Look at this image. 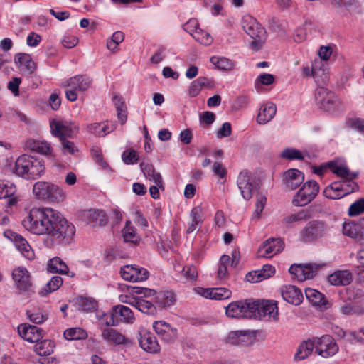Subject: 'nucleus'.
<instances>
[{
  "label": "nucleus",
  "mask_w": 364,
  "mask_h": 364,
  "mask_svg": "<svg viewBox=\"0 0 364 364\" xmlns=\"http://www.w3.org/2000/svg\"><path fill=\"white\" fill-rule=\"evenodd\" d=\"M33 193L38 200L48 203H61L66 198L65 191L58 185L46 181L34 183Z\"/></svg>",
  "instance_id": "obj_3"
},
{
  "label": "nucleus",
  "mask_w": 364,
  "mask_h": 364,
  "mask_svg": "<svg viewBox=\"0 0 364 364\" xmlns=\"http://www.w3.org/2000/svg\"><path fill=\"white\" fill-rule=\"evenodd\" d=\"M34 351L40 356H48L53 353L55 343L48 339L38 341L36 342Z\"/></svg>",
  "instance_id": "obj_37"
},
{
  "label": "nucleus",
  "mask_w": 364,
  "mask_h": 364,
  "mask_svg": "<svg viewBox=\"0 0 364 364\" xmlns=\"http://www.w3.org/2000/svg\"><path fill=\"white\" fill-rule=\"evenodd\" d=\"M128 289L132 294L141 295V297H151L156 294L155 290L145 287L130 286Z\"/></svg>",
  "instance_id": "obj_56"
},
{
  "label": "nucleus",
  "mask_w": 364,
  "mask_h": 364,
  "mask_svg": "<svg viewBox=\"0 0 364 364\" xmlns=\"http://www.w3.org/2000/svg\"><path fill=\"white\" fill-rule=\"evenodd\" d=\"M364 212V198H360L353 203L348 208L349 216H356Z\"/></svg>",
  "instance_id": "obj_55"
},
{
  "label": "nucleus",
  "mask_w": 364,
  "mask_h": 364,
  "mask_svg": "<svg viewBox=\"0 0 364 364\" xmlns=\"http://www.w3.org/2000/svg\"><path fill=\"white\" fill-rule=\"evenodd\" d=\"M321 267L323 265L316 263L293 264L289 267V272L290 274L295 275L299 280L303 281L312 279Z\"/></svg>",
  "instance_id": "obj_12"
},
{
  "label": "nucleus",
  "mask_w": 364,
  "mask_h": 364,
  "mask_svg": "<svg viewBox=\"0 0 364 364\" xmlns=\"http://www.w3.org/2000/svg\"><path fill=\"white\" fill-rule=\"evenodd\" d=\"M191 222L188 224L186 232H193L198 225L203 222V208L200 206L194 207L191 212Z\"/></svg>",
  "instance_id": "obj_40"
},
{
  "label": "nucleus",
  "mask_w": 364,
  "mask_h": 364,
  "mask_svg": "<svg viewBox=\"0 0 364 364\" xmlns=\"http://www.w3.org/2000/svg\"><path fill=\"white\" fill-rule=\"evenodd\" d=\"M27 315L29 320L36 324H41L48 319L47 314H44L41 312L29 313L28 311Z\"/></svg>",
  "instance_id": "obj_60"
},
{
  "label": "nucleus",
  "mask_w": 364,
  "mask_h": 364,
  "mask_svg": "<svg viewBox=\"0 0 364 364\" xmlns=\"http://www.w3.org/2000/svg\"><path fill=\"white\" fill-rule=\"evenodd\" d=\"M64 86L71 87L77 92H83L90 86V80L86 75H77L68 79Z\"/></svg>",
  "instance_id": "obj_31"
},
{
  "label": "nucleus",
  "mask_w": 364,
  "mask_h": 364,
  "mask_svg": "<svg viewBox=\"0 0 364 364\" xmlns=\"http://www.w3.org/2000/svg\"><path fill=\"white\" fill-rule=\"evenodd\" d=\"M16 186L9 181L0 180V199L6 198V208L11 210L16 207L18 198L15 196Z\"/></svg>",
  "instance_id": "obj_15"
},
{
  "label": "nucleus",
  "mask_w": 364,
  "mask_h": 364,
  "mask_svg": "<svg viewBox=\"0 0 364 364\" xmlns=\"http://www.w3.org/2000/svg\"><path fill=\"white\" fill-rule=\"evenodd\" d=\"M319 192V185L316 181H308L294 196L292 203L295 206H304L311 202Z\"/></svg>",
  "instance_id": "obj_8"
},
{
  "label": "nucleus",
  "mask_w": 364,
  "mask_h": 364,
  "mask_svg": "<svg viewBox=\"0 0 364 364\" xmlns=\"http://www.w3.org/2000/svg\"><path fill=\"white\" fill-rule=\"evenodd\" d=\"M183 276L189 281H195L198 277V270L194 265L185 266L182 270Z\"/></svg>",
  "instance_id": "obj_59"
},
{
  "label": "nucleus",
  "mask_w": 364,
  "mask_h": 364,
  "mask_svg": "<svg viewBox=\"0 0 364 364\" xmlns=\"http://www.w3.org/2000/svg\"><path fill=\"white\" fill-rule=\"evenodd\" d=\"M257 305L253 299H242L230 303L225 307V314L230 318H252Z\"/></svg>",
  "instance_id": "obj_6"
},
{
  "label": "nucleus",
  "mask_w": 364,
  "mask_h": 364,
  "mask_svg": "<svg viewBox=\"0 0 364 364\" xmlns=\"http://www.w3.org/2000/svg\"><path fill=\"white\" fill-rule=\"evenodd\" d=\"M338 351V346L331 336H323L315 343V352L324 358L332 357Z\"/></svg>",
  "instance_id": "obj_9"
},
{
  "label": "nucleus",
  "mask_w": 364,
  "mask_h": 364,
  "mask_svg": "<svg viewBox=\"0 0 364 364\" xmlns=\"http://www.w3.org/2000/svg\"><path fill=\"white\" fill-rule=\"evenodd\" d=\"M76 304L81 311H93L97 308V304L96 301L90 297L80 296L76 299Z\"/></svg>",
  "instance_id": "obj_49"
},
{
  "label": "nucleus",
  "mask_w": 364,
  "mask_h": 364,
  "mask_svg": "<svg viewBox=\"0 0 364 364\" xmlns=\"http://www.w3.org/2000/svg\"><path fill=\"white\" fill-rule=\"evenodd\" d=\"M353 280L352 273L348 270H338L328 277V282L334 286H346Z\"/></svg>",
  "instance_id": "obj_28"
},
{
  "label": "nucleus",
  "mask_w": 364,
  "mask_h": 364,
  "mask_svg": "<svg viewBox=\"0 0 364 364\" xmlns=\"http://www.w3.org/2000/svg\"><path fill=\"white\" fill-rule=\"evenodd\" d=\"M242 26L246 33L252 39L250 44L254 51L260 50L264 43L266 31L264 28L252 16H245L242 21Z\"/></svg>",
  "instance_id": "obj_4"
},
{
  "label": "nucleus",
  "mask_w": 364,
  "mask_h": 364,
  "mask_svg": "<svg viewBox=\"0 0 364 364\" xmlns=\"http://www.w3.org/2000/svg\"><path fill=\"white\" fill-rule=\"evenodd\" d=\"M47 270L50 273L68 274L69 269L67 264L60 257H55L48 261Z\"/></svg>",
  "instance_id": "obj_35"
},
{
  "label": "nucleus",
  "mask_w": 364,
  "mask_h": 364,
  "mask_svg": "<svg viewBox=\"0 0 364 364\" xmlns=\"http://www.w3.org/2000/svg\"><path fill=\"white\" fill-rule=\"evenodd\" d=\"M183 28L184 31L190 33L192 36L193 33L200 28L198 22L196 18L189 19L185 24H183Z\"/></svg>",
  "instance_id": "obj_62"
},
{
  "label": "nucleus",
  "mask_w": 364,
  "mask_h": 364,
  "mask_svg": "<svg viewBox=\"0 0 364 364\" xmlns=\"http://www.w3.org/2000/svg\"><path fill=\"white\" fill-rule=\"evenodd\" d=\"M343 233L350 238L359 239L362 236L360 226L353 222H345L343 225Z\"/></svg>",
  "instance_id": "obj_43"
},
{
  "label": "nucleus",
  "mask_w": 364,
  "mask_h": 364,
  "mask_svg": "<svg viewBox=\"0 0 364 364\" xmlns=\"http://www.w3.org/2000/svg\"><path fill=\"white\" fill-rule=\"evenodd\" d=\"M315 101L317 106L326 112H334L341 109L338 97L326 87H319L316 90Z\"/></svg>",
  "instance_id": "obj_7"
},
{
  "label": "nucleus",
  "mask_w": 364,
  "mask_h": 364,
  "mask_svg": "<svg viewBox=\"0 0 364 364\" xmlns=\"http://www.w3.org/2000/svg\"><path fill=\"white\" fill-rule=\"evenodd\" d=\"M124 39V34L122 31H116L114 32L112 38L109 41L107 42V49L112 51L115 50L117 48V46L122 43Z\"/></svg>",
  "instance_id": "obj_53"
},
{
  "label": "nucleus",
  "mask_w": 364,
  "mask_h": 364,
  "mask_svg": "<svg viewBox=\"0 0 364 364\" xmlns=\"http://www.w3.org/2000/svg\"><path fill=\"white\" fill-rule=\"evenodd\" d=\"M12 277L17 288L22 291H28L31 289V282L28 270L23 267H18L13 270Z\"/></svg>",
  "instance_id": "obj_22"
},
{
  "label": "nucleus",
  "mask_w": 364,
  "mask_h": 364,
  "mask_svg": "<svg viewBox=\"0 0 364 364\" xmlns=\"http://www.w3.org/2000/svg\"><path fill=\"white\" fill-rule=\"evenodd\" d=\"M193 38L196 41L204 46H209L213 42V38L210 33L200 28L193 33Z\"/></svg>",
  "instance_id": "obj_51"
},
{
  "label": "nucleus",
  "mask_w": 364,
  "mask_h": 364,
  "mask_svg": "<svg viewBox=\"0 0 364 364\" xmlns=\"http://www.w3.org/2000/svg\"><path fill=\"white\" fill-rule=\"evenodd\" d=\"M50 127L52 134L60 139L71 136L73 133V129L63 121L53 119L50 123Z\"/></svg>",
  "instance_id": "obj_26"
},
{
  "label": "nucleus",
  "mask_w": 364,
  "mask_h": 364,
  "mask_svg": "<svg viewBox=\"0 0 364 364\" xmlns=\"http://www.w3.org/2000/svg\"><path fill=\"white\" fill-rule=\"evenodd\" d=\"M139 335V346L144 350L150 353H156L160 350L156 338L151 332L142 329Z\"/></svg>",
  "instance_id": "obj_18"
},
{
  "label": "nucleus",
  "mask_w": 364,
  "mask_h": 364,
  "mask_svg": "<svg viewBox=\"0 0 364 364\" xmlns=\"http://www.w3.org/2000/svg\"><path fill=\"white\" fill-rule=\"evenodd\" d=\"M154 296L155 303L160 307L171 306L175 301L174 294L169 291L156 292Z\"/></svg>",
  "instance_id": "obj_41"
},
{
  "label": "nucleus",
  "mask_w": 364,
  "mask_h": 364,
  "mask_svg": "<svg viewBox=\"0 0 364 364\" xmlns=\"http://www.w3.org/2000/svg\"><path fill=\"white\" fill-rule=\"evenodd\" d=\"M128 289L132 294L141 295V297H151L156 294L155 290L145 287L130 286Z\"/></svg>",
  "instance_id": "obj_57"
},
{
  "label": "nucleus",
  "mask_w": 364,
  "mask_h": 364,
  "mask_svg": "<svg viewBox=\"0 0 364 364\" xmlns=\"http://www.w3.org/2000/svg\"><path fill=\"white\" fill-rule=\"evenodd\" d=\"M348 123L350 127L364 135V119L360 118L350 119Z\"/></svg>",
  "instance_id": "obj_61"
},
{
  "label": "nucleus",
  "mask_w": 364,
  "mask_h": 364,
  "mask_svg": "<svg viewBox=\"0 0 364 364\" xmlns=\"http://www.w3.org/2000/svg\"><path fill=\"white\" fill-rule=\"evenodd\" d=\"M281 294L284 300L296 306L299 305L303 300V294L296 286L285 285L282 287Z\"/></svg>",
  "instance_id": "obj_24"
},
{
  "label": "nucleus",
  "mask_w": 364,
  "mask_h": 364,
  "mask_svg": "<svg viewBox=\"0 0 364 364\" xmlns=\"http://www.w3.org/2000/svg\"><path fill=\"white\" fill-rule=\"evenodd\" d=\"M277 112V107L272 102H267L260 107L257 114V122L259 124H264L273 119Z\"/></svg>",
  "instance_id": "obj_30"
},
{
  "label": "nucleus",
  "mask_w": 364,
  "mask_h": 364,
  "mask_svg": "<svg viewBox=\"0 0 364 364\" xmlns=\"http://www.w3.org/2000/svg\"><path fill=\"white\" fill-rule=\"evenodd\" d=\"M64 337L67 340H82L87 337V332L82 328H70L64 331Z\"/></svg>",
  "instance_id": "obj_48"
},
{
  "label": "nucleus",
  "mask_w": 364,
  "mask_h": 364,
  "mask_svg": "<svg viewBox=\"0 0 364 364\" xmlns=\"http://www.w3.org/2000/svg\"><path fill=\"white\" fill-rule=\"evenodd\" d=\"M314 348H315V343L311 341H303L298 347L297 350L294 355L296 360H301L306 358L311 354Z\"/></svg>",
  "instance_id": "obj_42"
},
{
  "label": "nucleus",
  "mask_w": 364,
  "mask_h": 364,
  "mask_svg": "<svg viewBox=\"0 0 364 364\" xmlns=\"http://www.w3.org/2000/svg\"><path fill=\"white\" fill-rule=\"evenodd\" d=\"M22 225L33 234L48 235L50 246L70 244L75 234L74 225L51 208H32L22 220Z\"/></svg>",
  "instance_id": "obj_1"
},
{
  "label": "nucleus",
  "mask_w": 364,
  "mask_h": 364,
  "mask_svg": "<svg viewBox=\"0 0 364 364\" xmlns=\"http://www.w3.org/2000/svg\"><path fill=\"white\" fill-rule=\"evenodd\" d=\"M83 217L86 222L92 226H103L107 223V217L102 210H86L83 212Z\"/></svg>",
  "instance_id": "obj_25"
},
{
  "label": "nucleus",
  "mask_w": 364,
  "mask_h": 364,
  "mask_svg": "<svg viewBox=\"0 0 364 364\" xmlns=\"http://www.w3.org/2000/svg\"><path fill=\"white\" fill-rule=\"evenodd\" d=\"M237 185L244 199L250 200L252 197L256 185L249 171L243 170L239 173Z\"/></svg>",
  "instance_id": "obj_14"
},
{
  "label": "nucleus",
  "mask_w": 364,
  "mask_h": 364,
  "mask_svg": "<svg viewBox=\"0 0 364 364\" xmlns=\"http://www.w3.org/2000/svg\"><path fill=\"white\" fill-rule=\"evenodd\" d=\"M63 284V279L60 276L53 277L46 285L41 289L39 294L42 296H47L48 294L56 291Z\"/></svg>",
  "instance_id": "obj_44"
},
{
  "label": "nucleus",
  "mask_w": 364,
  "mask_h": 364,
  "mask_svg": "<svg viewBox=\"0 0 364 364\" xmlns=\"http://www.w3.org/2000/svg\"><path fill=\"white\" fill-rule=\"evenodd\" d=\"M26 149L43 155H50L52 153V147L46 141L34 139H28L25 142Z\"/></svg>",
  "instance_id": "obj_29"
},
{
  "label": "nucleus",
  "mask_w": 364,
  "mask_h": 364,
  "mask_svg": "<svg viewBox=\"0 0 364 364\" xmlns=\"http://www.w3.org/2000/svg\"><path fill=\"white\" fill-rule=\"evenodd\" d=\"M209 84V80L205 77H200L196 80H193L188 89V95L192 97H196L201 91L203 87L208 86Z\"/></svg>",
  "instance_id": "obj_45"
},
{
  "label": "nucleus",
  "mask_w": 364,
  "mask_h": 364,
  "mask_svg": "<svg viewBox=\"0 0 364 364\" xmlns=\"http://www.w3.org/2000/svg\"><path fill=\"white\" fill-rule=\"evenodd\" d=\"M313 210L312 209L304 208L301 209L296 213H291L284 218V222L287 225H291L294 223H298L301 221H306L312 218Z\"/></svg>",
  "instance_id": "obj_32"
},
{
  "label": "nucleus",
  "mask_w": 364,
  "mask_h": 364,
  "mask_svg": "<svg viewBox=\"0 0 364 364\" xmlns=\"http://www.w3.org/2000/svg\"><path fill=\"white\" fill-rule=\"evenodd\" d=\"M102 338L107 342L114 344L115 346L124 345L129 346L132 344L131 340L121 333L117 329L106 328L102 331Z\"/></svg>",
  "instance_id": "obj_20"
},
{
  "label": "nucleus",
  "mask_w": 364,
  "mask_h": 364,
  "mask_svg": "<svg viewBox=\"0 0 364 364\" xmlns=\"http://www.w3.org/2000/svg\"><path fill=\"white\" fill-rule=\"evenodd\" d=\"M305 295L306 299L311 303L314 306H318L320 308H323V309H327L330 306V304L326 299L325 296L321 293L320 291L311 289L307 288L305 289Z\"/></svg>",
  "instance_id": "obj_27"
},
{
  "label": "nucleus",
  "mask_w": 364,
  "mask_h": 364,
  "mask_svg": "<svg viewBox=\"0 0 364 364\" xmlns=\"http://www.w3.org/2000/svg\"><path fill=\"white\" fill-rule=\"evenodd\" d=\"M124 240L127 242L137 244L139 241V237L136 234V228L131 225L130 221L126 222V225L122 230Z\"/></svg>",
  "instance_id": "obj_47"
},
{
  "label": "nucleus",
  "mask_w": 364,
  "mask_h": 364,
  "mask_svg": "<svg viewBox=\"0 0 364 364\" xmlns=\"http://www.w3.org/2000/svg\"><path fill=\"white\" fill-rule=\"evenodd\" d=\"M45 168L42 159L22 154L16 160L14 172L24 179L35 180L44 173Z\"/></svg>",
  "instance_id": "obj_2"
},
{
  "label": "nucleus",
  "mask_w": 364,
  "mask_h": 364,
  "mask_svg": "<svg viewBox=\"0 0 364 364\" xmlns=\"http://www.w3.org/2000/svg\"><path fill=\"white\" fill-rule=\"evenodd\" d=\"M280 157L289 161L304 159V156L301 151L294 148L284 149L281 152Z\"/></svg>",
  "instance_id": "obj_50"
},
{
  "label": "nucleus",
  "mask_w": 364,
  "mask_h": 364,
  "mask_svg": "<svg viewBox=\"0 0 364 364\" xmlns=\"http://www.w3.org/2000/svg\"><path fill=\"white\" fill-rule=\"evenodd\" d=\"M354 179L346 178L342 181H339L342 186V193H345V196L358 191V184L353 181Z\"/></svg>",
  "instance_id": "obj_52"
},
{
  "label": "nucleus",
  "mask_w": 364,
  "mask_h": 364,
  "mask_svg": "<svg viewBox=\"0 0 364 364\" xmlns=\"http://www.w3.org/2000/svg\"><path fill=\"white\" fill-rule=\"evenodd\" d=\"M14 60L21 70L28 73H32L36 69V64L28 54L18 53L16 55Z\"/></svg>",
  "instance_id": "obj_34"
},
{
  "label": "nucleus",
  "mask_w": 364,
  "mask_h": 364,
  "mask_svg": "<svg viewBox=\"0 0 364 364\" xmlns=\"http://www.w3.org/2000/svg\"><path fill=\"white\" fill-rule=\"evenodd\" d=\"M198 294L205 299L215 300H225L231 297L232 292L224 287L218 288H200Z\"/></svg>",
  "instance_id": "obj_23"
},
{
  "label": "nucleus",
  "mask_w": 364,
  "mask_h": 364,
  "mask_svg": "<svg viewBox=\"0 0 364 364\" xmlns=\"http://www.w3.org/2000/svg\"><path fill=\"white\" fill-rule=\"evenodd\" d=\"M43 332L41 328L28 323H21L18 326L19 336L30 343L40 341L43 338Z\"/></svg>",
  "instance_id": "obj_19"
},
{
  "label": "nucleus",
  "mask_w": 364,
  "mask_h": 364,
  "mask_svg": "<svg viewBox=\"0 0 364 364\" xmlns=\"http://www.w3.org/2000/svg\"><path fill=\"white\" fill-rule=\"evenodd\" d=\"M328 223L322 220L309 221L299 231V238L303 242H313L324 237L329 232Z\"/></svg>",
  "instance_id": "obj_5"
},
{
  "label": "nucleus",
  "mask_w": 364,
  "mask_h": 364,
  "mask_svg": "<svg viewBox=\"0 0 364 364\" xmlns=\"http://www.w3.org/2000/svg\"><path fill=\"white\" fill-rule=\"evenodd\" d=\"M122 159L125 164H135L139 160V156L135 150L130 149L125 150L122 153Z\"/></svg>",
  "instance_id": "obj_54"
},
{
  "label": "nucleus",
  "mask_w": 364,
  "mask_h": 364,
  "mask_svg": "<svg viewBox=\"0 0 364 364\" xmlns=\"http://www.w3.org/2000/svg\"><path fill=\"white\" fill-rule=\"evenodd\" d=\"M274 81V77L269 73H262L259 75L255 80V87H258L260 85H270Z\"/></svg>",
  "instance_id": "obj_58"
},
{
  "label": "nucleus",
  "mask_w": 364,
  "mask_h": 364,
  "mask_svg": "<svg viewBox=\"0 0 364 364\" xmlns=\"http://www.w3.org/2000/svg\"><path fill=\"white\" fill-rule=\"evenodd\" d=\"M210 60L219 70H231L234 68L232 60L225 57L213 56Z\"/></svg>",
  "instance_id": "obj_46"
},
{
  "label": "nucleus",
  "mask_w": 364,
  "mask_h": 364,
  "mask_svg": "<svg viewBox=\"0 0 364 364\" xmlns=\"http://www.w3.org/2000/svg\"><path fill=\"white\" fill-rule=\"evenodd\" d=\"M304 180V173L296 168L289 169L284 172L283 183L289 191L296 189Z\"/></svg>",
  "instance_id": "obj_21"
},
{
  "label": "nucleus",
  "mask_w": 364,
  "mask_h": 364,
  "mask_svg": "<svg viewBox=\"0 0 364 364\" xmlns=\"http://www.w3.org/2000/svg\"><path fill=\"white\" fill-rule=\"evenodd\" d=\"M112 323L107 325L115 326L119 322L132 323L134 316L130 308L124 305H117L112 308L111 313Z\"/></svg>",
  "instance_id": "obj_17"
},
{
  "label": "nucleus",
  "mask_w": 364,
  "mask_h": 364,
  "mask_svg": "<svg viewBox=\"0 0 364 364\" xmlns=\"http://www.w3.org/2000/svg\"><path fill=\"white\" fill-rule=\"evenodd\" d=\"M140 167L144 176L150 181H153L159 187H163V180L161 174L156 171L154 166L144 162L140 164Z\"/></svg>",
  "instance_id": "obj_33"
},
{
  "label": "nucleus",
  "mask_w": 364,
  "mask_h": 364,
  "mask_svg": "<svg viewBox=\"0 0 364 364\" xmlns=\"http://www.w3.org/2000/svg\"><path fill=\"white\" fill-rule=\"evenodd\" d=\"M257 305L255 309V316L254 318H262L268 316L269 318L277 320L278 318V307L277 303L272 300H255Z\"/></svg>",
  "instance_id": "obj_10"
},
{
  "label": "nucleus",
  "mask_w": 364,
  "mask_h": 364,
  "mask_svg": "<svg viewBox=\"0 0 364 364\" xmlns=\"http://www.w3.org/2000/svg\"><path fill=\"white\" fill-rule=\"evenodd\" d=\"M21 82V78L14 77L12 80L9 81L7 85L8 89L14 94L15 96H18L19 95V85Z\"/></svg>",
  "instance_id": "obj_63"
},
{
  "label": "nucleus",
  "mask_w": 364,
  "mask_h": 364,
  "mask_svg": "<svg viewBox=\"0 0 364 364\" xmlns=\"http://www.w3.org/2000/svg\"><path fill=\"white\" fill-rule=\"evenodd\" d=\"M120 274L123 279L132 282H143L149 277V272L146 269L129 264L121 268Z\"/></svg>",
  "instance_id": "obj_11"
},
{
  "label": "nucleus",
  "mask_w": 364,
  "mask_h": 364,
  "mask_svg": "<svg viewBox=\"0 0 364 364\" xmlns=\"http://www.w3.org/2000/svg\"><path fill=\"white\" fill-rule=\"evenodd\" d=\"M342 191L341 183L339 181H335L326 187L323 193L327 198L337 200L345 196V193H343Z\"/></svg>",
  "instance_id": "obj_38"
},
{
  "label": "nucleus",
  "mask_w": 364,
  "mask_h": 364,
  "mask_svg": "<svg viewBox=\"0 0 364 364\" xmlns=\"http://www.w3.org/2000/svg\"><path fill=\"white\" fill-rule=\"evenodd\" d=\"M245 279L249 282L256 283L259 282L264 279L259 270H255L248 272L245 276Z\"/></svg>",
  "instance_id": "obj_64"
},
{
  "label": "nucleus",
  "mask_w": 364,
  "mask_h": 364,
  "mask_svg": "<svg viewBox=\"0 0 364 364\" xmlns=\"http://www.w3.org/2000/svg\"><path fill=\"white\" fill-rule=\"evenodd\" d=\"M328 165L331 166V171L343 180L346 178L355 179L358 176V173L350 172L347 167L339 166L333 161H328Z\"/></svg>",
  "instance_id": "obj_36"
},
{
  "label": "nucleus",
  "mask_w": 364,
  "mask_h": 364,
  "mask_svg": "<svg viewBox=\"0 0 364 364\" xmlns=\"http://www.w3.org/2000/svg\"><path fill=\"white\" fill-rule=\"evenodd\" d=\"M130 304L142 313L147 314H154L156 313V306L151 301L142 298H134Z\"/></svg>",
  "instance_id": "obj_39"
},
{
  "label": "nucleus",
  "mask_w": 364,
  "mask_h": 364,
  "mask_svg": "<svg viewBox=\"0 0 364 364\" xmlns=\"http://www.w3.org/2000/svg\"><path fill=\"white\" fill-rule=\"evenodd\" d=\"M284 246V242L280 238H269L259 246L257 255L259 257L271 258L280 252Z\"/></svg>",
  "instance_id": "obj_13"
},
{
  "label": "nucleus",
  "mask_w": 364,
  "mask_h": 364,
  "mask_svg": "<svg viewBox=\"0 0 364 364\" xmlns=\"http://www.w3.org/2000/svg\"><path fill=\"white\" fill-rule=\"evenodd\" d=\"M156 333L166 343H173L177 338V329L164 321H156L153 323Z\"/></svg>",
  "instance_id": "obj_16"
}]
</instances>
